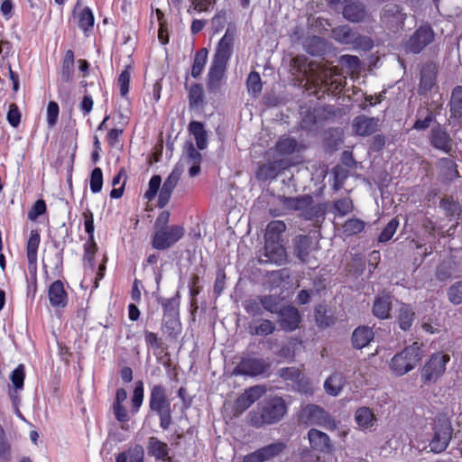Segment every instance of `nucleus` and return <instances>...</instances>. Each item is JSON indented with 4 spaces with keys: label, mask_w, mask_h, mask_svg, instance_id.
I'll list each match as a JSON object with an SVG mask.
<instances>
[{
    "label": "nucleus",
    "mask_w": 462,
    "mask_h": 462,
    "mask_svg": "<svg viewBox=\"0 0 462 462\" xmlns=\"http://www.w3.org/2000/svg\"><path fill=\"white\" fill-rule=\"evenodd\" d=\"M189 103L190 108H198L204 104V89L200 84H193L189 91Z\"/></svg>",
    "instance_id": "obj_42"
},
{
    "label": "nucleus",
    "mask_w": 462,
    "mask_h": 462,
    "mask_svg": "<svg viewBox=\"0 0 462 462\" xmlns=\"http://www.w3.org/2000/svg\"><path fill=\"white\" fill-rule=\"evenodd\" d=\"M147 450L149 455L162 460H164L169 454L167 443L161 441L156 437H150L148 439Z\"/></svg>",
    "instance_id": "obj_30"
},
{
    "label": "nucleus",
    "mask_w": 462,
    "mask_h": 462,
    "mask_svg": "<svg viewBox=\"0 0 462 462\" xmlns=\"http://www.w3.org/2000/svg\"><path fill=\"white\" fill-rule=\"evenodd\" d=\"M345 84L346 77H344L339 70V75H337L332 81H329V85H328L323 91L330 93L340 92L344 88Z\"/></svg>",
    "instance_id": "obj_56"
},
{
    "label": "nucleus",
    "mask_w": 462,
    "mask_h": 462,
    "mask_svg": "<svg viewBox=\"0 0 462 462\" xmlns=\"http://www.w3.org/2000/svg\"><path fill=\"white\" fill-rule=\"evenodd\" d=\"M244 308L245 311L252 317L262 316L263 314V307L259 296L254 299L246 300L244 302Z\"/></svg>",
    "instance_id": "obj_46"
},
{
    "label": "nucleus",
    "mask_w": 462,
    "mask_h": 462,
    "mask_svg": "<svg viewBox=\"0 0 462 462\" xmlns=\"http://www.w3.org/2000/svg\"><path fill=\"white\" fill-rule=\"evenodd\" d=\"M299 420L306 425H318L328 430H334L337 427L335 420L323 408L316 404H307L302 407Z\"/></svg>",
    "instance_id": "obj_4"
},
{
    "label": "nucleus",
    "mask_w": 462,
    "mask_h": 462,
    "mask_svg": "<svg viewBox=\"0 0 462 462\" xmlns=\"http://www.w3.org/2000/svg\"><path fill=\"white\" fill-rule=\"evenodd\" d=\"M162 183V179L159 175H153L149 181V189L145 192V198L149 200H152L156 196L160 186Z\"/></svg>",
    "instance_id": "obj_63"
},
{
    "label": "nucleus",
    "mask_w": 462,
    "mask_h": 462,
    "mask_svg": "<svg viewBox=\"0 0 462 462\" xmlns=\"http://www.w3.org/2000/svg\"><path fill=\"white\" fill-rule=\"evenodd\" d=\"M282 205L292 210H304L309 208L313 201L312 197L309 195L300 196L296 198L282 197Z\"/></svg>",
    "instance_id": "obj_29"
},
{
    "label": "nucleus",
    "mask_w": 462,
    "mask_h": 462,
    "mask_svg": "<svg viewBox=\"0 0 462 462\" xmlns=\"http://www.w3.org/2000/svg\"><path fill=\"white\" fill-rule=\"evenodd\" d=\"M103 186V173L100 168H95L90 175V190L98 193Z\"/></svg>",
    "instance_id": "obj_53"
},
{
    "label": "nucleus",
    "mask_w": 462,
    "mask_h": 462,
    "mask_svg": "<svg viewBox=\"0 0 462 462\" xmlns=\"http://www.w3.org/2000/svg\"><path fill=\"white\" fill-rule=\"evenodd\" d=\"M278 322L282 330L293 331L300 322V315L298 310L292 306H284L277 312Z\"/></svg>",
    "instance_id": "obj_15"
},
{
    "label": "nucleus",
    "mask_w": 462,
    "mask_h": 462,
    "mask_svg": "<svg viewBox=\"0 0 462 462\" xmlns=\"http://www.w3.org/2000/svg\"><path fill=\"white\" fill-rule=\"evenodd\" d=\"M263 310L271 313H277L281 310L282 298L275 294L260 295Z\"/></svg>",
    "instance_id": "obj_41"
},
{
    "label": "nucleus",
    "mask_w": 462,
    "mask_h": 462,
    "mask_svg": "<svg viewBox=\"0 0 462 462\" xmlns=\"http://www.w3.org/2000/svg\"><path fill=\"white\" fill-rule=\"evenodd\" d=\"M450 113L451 117L456 119H461L462 118V87L457 86L456 87L452 93L450 97Z\"/></svg>",
    "instance_id": "obj_35"
},
{
    "label": "nucleus",
    "mask_w": 462,
    "mask_h": 462,
    "mask_svg": "<svg viewBox=\"0 0 462 462\" xmlns=\"http://www.w3.org/2000/svg\"><path fill=\"white\" fill-rule=\"evenodd\" d=\"M131 68L126 67L118 77V86L121 96L125 97L129 92V83L131 79Z\"/></svg>",
    "instance_id": "obj_55"
},
{
    "label": "nucleus",
    "mask_w": 462,
    "mask_h": 462,
    "mask_svg": "<svg viewBox=\"0 0 462 462\" xmlns=\"http://www.w3.org/2000/svg\"><path fill=\"white\" fill-rule=\"evenodd\" d=\"M287 413L285 401L280 396L263 399L247 414L249 424L254 428L278 423Z\"/></svg>",
    "instance_id": "obj_1"
},
{
    "label": "nucleus",
    "mask_w": 462,
    "mask_h": 462,
    "mask_svg": "<svg viewBox=\"0 0 462 462\" xmlns=\"http://www.w3.org/2000/svg\"><path fill=\"white\" fill-rule=\"evenodd\" d=\"M277 176V170L274 163L263 164L256 171V178L261 180L274 179Z\"/></svg>",
    "instance_id": "obj_48"
},
{
    "label": "nucleus",
    "mask_w": 462,
    "mask_h": 462,
    "mask_svg": "<svg viewBox=\"0 0 462 462\" xmlns=\"http://www.w3.org/2000/svg\"><path fill=\"white\" fill-rule=\"evenodd\" d=\"M189 131L194 136L198 149L204 150L208 145V134L203 124L192 121L189 125Z\"/></svg>",
    "instance_id": "obj_31"
},
{
    "label": "nucleus",
    "mask_w": 462,
    "mask_h": 462,
    "mask_svg": "<svg viewBox=\"0 0 462 462\" xmlns=\"http://www.w3.org/2000/svg\"><path fill=\"white\" fill-rule=\"evenodd\" d=\"M144 450L141 445H134L117 455L116 462H143Z\"/></svg>",
    "instance_id": "obj_32"
},
{
    "label": "nucleus",
    "mask_w": 462,
    "mask_h": 462,
    "mask_svg": "<svg viewBox=\"0 0 462 462\" xmlns=\"http://www.w3.org/2000/svg\"><path fill=\"white\" fill-rule=\"evenodd\" d=\"M113 413L115 418L121 423L123 430H127L125 424L129 421L130 417L126 408L123 405H112Z\"/></svg>",
    "instance_id": "obj_54"
},
{
    "label": "nucleus",
    "mask_w": 462,
    "mask_h": 462,
    "mask_svg": "<svg viewBox=\"0 0 462 462\" xmlns=\"http://www.w3.org/2000/svg\"><path fill=\"white\" fill-rule=\"evenodd\" d=\"M270 365L262 358L245 357L237 365L235 371L239 374L257 376L265 373Z\"/></svg>",
    "instance_id": "obj_13"
},
{
    "label": "nucleus",
    "mask_w": 462,
    "mask_h": 462,
    "mask_svg": "<svg viewBox=\"0 0 462 462\" xmlns=\"http://www.w3.org/2000/svg\"><path fill=\"white\" fill-rule=\"evenodd\" d=\"M374 331L367 326L356 328L352 334V344L356 349H362L366 346L374 338Z\"/></svg>",
    "instance_id": "obj_24"
},
{
    "label": "nucleus",
    "mask_w": 462,
    "mask_h": 462,
    "mask_svg": "<svg viewBox=\"0 0 462 462\" xmlns=\"http://www.w3.org/2000/svg\"><path fill=\"white\" fill-rule=\"evenodd\" d=\"M8 123L13 127H17L21 121V113L16 104L13 103L9 105V109L6 116Z\"/></svg>",
    "instance_id": "obj_62"
},
{
    "label": "nucleus",
    "mask_w": 462,
    "mask_h": 462,
    "mask_svg": "<svg viewBox=\"0 0 462 462\" xmlns=\"http://www.w3.org/2000/svg\"><path fill=\"white\" fill-rule=\"evenodd\" d=\"M355 420L359 427L369 428L374 425L376 420L373 411L367 407H361L356 410Z\"/></svg>",
    "instance_id": "obj_37"
},
{
    "label": "nucleus",
    "mask_w": 462,
    "mask_h": 462,
    "mask_svg": "<svg viewBox=\"0 0 462 462\" xmlns=\"http://www.w3.org/2000/svg\"><path fill=\"white\" fill-rule=\"evenodd\" d=\"M73 16L77 19L78 26L85 32L93 28L94 15L89 7H83L78 2L73 10Z\"/></svg>",
    "instance_id": "obj_21"
},
{
    "label": "nucleus",
    "mask_w": 462,
    "mask_h": 462,
    "mask_svg": "<svg viewBox=\"0 0 462 462\" xmlns=\"http://www.w3.org/2000/svg\"><path fill=\"white\" fill-rule=\"evenodd\" d=\"M246 86L250 94L254 96L259 95L263 88L260 74L256 71H252L247 77Z\"/></svg>",
    "instance_id": "obj_45"
},
{
    "label": "nucleus",
    "mask_w": 462,
    "mask_h": 462,
    "mask_svg": "<svg viewBox=\"0 0 462 462\" xmlns=\"http://www.w3.org/2000/svg\"><path fill=\"white\" fill-rule=\"evenodd\" d=\"M352 126L356 134L368 136L378 130L379 119L365 115L358 116L354 119Z\"/></svg>",
    "instance_id": "obj_18"
},
{
    "label": "nucleus",
    "mask_w": 462,
    "mask_h": 462,
    "mask_svg": "<svg viewBox=\"0 0 462 462\" xmlns=\"http://www.w3.org/2000/svg\"><path fill=\"white\" fill-rule=\"evenodd\" d=\"M344 385L343 375L339 373L332 374L324 383V388L327 393L337 396Z\"/></svg>",
    "instance_id": "obj_36"
},
{
    "label": "nucleus",
    "mask_w": 462,
    "mask_h": 462,
    "mask_svg": "<svg viewBox=\"0 0 462 462\" xmlns=\"http://www.w3.org/2000/svg\"><path fill=\"white\" fill-rule=\"evenodd\" d=\"M46 211V204L42 199H38L28 211V218L32 221L36 220L40 216L43 215Z\"/></svg>",
    "instance_id": "obj_60"
},
{
    "label": "nucleus",
    "mask_w": 462,
    "mask_h": 462,
    "mask_svg": "<svg viewBox=\"0 0 462 462\" xmlns=\"http://www.w3.org/2000/svg\"><path fill=\"white\" fill-rule=\"evenodd\" d=\"M298 149V142L292 137H282L276 143L275 150L282 155H291Z\"/></svg>",
    "instance_id": "obj_39"
},
{
    "label": "nucleus",
    "mask_w": 462,
    "mask_h": 462,
    "mask_svg": "<svg viewBox=\"0 0 462 462\" xmlns=\"http://www.w3.org/2000/svg\"><path fill=\"white\" fill-rule=\"evenodd\" d=\"M226 70V64L212 60L207 82V87L209 92L216 93L220 90Z\"/></svg>",
    "instance_id": "obj_17"
},
{
    "label": "nucleus",
    "mask_w": 462,
    "mask_h": 462,
    "mask_svg": "<svg viewBox=\"0 0 462 462\" xmlns=\"http://www.w3.org/2000/svg\"><path fill=\"white\" fill-rule=\"evenodd\" d=\"M143 384L139 381L134 389L133 396L131 399L132 409L134 412H137L143 404Z\"/></svg>",
    "instance_id": "obj_47"
},
{
    "label": "nucleus",
    "mask_w": 462,
    "mask_h": 462,
    "mask_svg": "<svg viewBox=\"0 0 462 462\" xmlns=\"http://www.w3.org/2000/svg\"><path fill=\"white\" fill-rule=\"evenodd\" d=\"M457 272L456 263L453 260H444L437 268L436 278L444 282L448 280Z\"/></svg>",
    "instance_id": "obj_40"
},
{
    "label": "nucleus",
    "mask_w": 462,
    "mask_h": 462,
    "mask_svg": "<svg viewBox=\"0 0 462 462\" xmlns=\"http://www.w3.org/2000/svg\"><path fill=\"white\" fill-rule=\"evenodd\" d=\"M440 208L450 217L458 216L461 211L459 204L449 198H445L440 200Z\"/></svg>",
    "instance_id": "obj_50"
},
{
    "label": "nucleus",
    "mask_w": 462,
    "mask_h": 462,
    "mask_svg": "<svg viewBox=\"0 0 462 462\" xmlns=\"http://www.w3.org/2000/svg\"><path fill=\"white\" fill-rule=\"evenodd\" d=\"M11 381L16 390H21L23 387L24 381V366L19 365L11 374Z\"/></svg>",
    "instance_id": "obj_58"
},
{
    "label": "nucleus",
    "mask_w": 462,
    "mask_h": 462,
    "mask_svg": "<svg viewBox=\"0 0 462 462\" xmlns=\"http://www.w3.org/2000/svg\"><path fill=\"white\" fill-rule=\"evenodd\" d=\"M313 249L310 237L307 235H300L295 239V255L301 261L307 262L310 252Z\"/></svg>",
    "instance_id": "obj_28"
},
{
    "label": "nucleus",
    "mask_w": 462,
    "mask_h": 462,
    "mask_svg": "<svg viewBox=\"0 0 462 462\" xmlns=\"http://www.w3.org/2000/svg\"><path fill=\"white\" fill-rule=\"evenodd\" d=\"M435 33L430 25H421L410 37L405 44L406 51L418 54L434 40Z\"/></svg>",
    "instance_id": "obj_8"
},
{
    "label": "nucleus",
    "mask_w": 462,
    "mask_h": 462,
    "mask_svg": "<svg viewBox=\"0 0 462 462\" xmlns=\"http://www.w3.org/2000/svg\"><path fill=\"white\" fill-rule=\"evenodd\" d=\"M436 69L433 65L428 64L421 69L420 83L419 93L420 95L430 91L436 84Z\"/></svg>",
    "instance_id": "obj_25"
},
{
    "label": "nucleus",
    "mask_w": 462,
    "mask_h": 462,
    "mask_svg": "<svg viewBox=\"0 0 462 462\" xmlns=\"http://www.w3.org/2000/svg\"><path fill=\"white\" fill-rule=\"evenodd\" d=\"M337 75H339V69L337 67L325 68L318 72H311L310 78L307 79L306 85H309V88H319L325 89L329 81H332Z\"/></svg>",
    "instance_id": "obj_14"
},
{
    "label": "nucleus",
    "mask_w": 462,
    "mask_h": 462,
    "mask_svg": "<svg viewBox=\"0 0 462 462\" xmlns=\"http://www.w3.org/2000/svg\"><path fill=\"white\" fill-rule=\"evenodd\" d=\"M392 310V297L389 294H382L374 299L373 305V314L380 319H385L390 318Z\"/></svg>",
    "instance_id": "obj_22"
},
{
    "label": "nucleus",
    "mask_w": 462,
    "mask_h": 462,
    "mask_svg": "<svg viewBox=\"0 0 462 462\" xmlns=\"http://www.w3.org/2000/svg\"><path fill=\"white\" fill-rule=\"evenodd\" d=\"M441 168L445 171L444 173L448 180H453L458 177L457 164L448 158H442L439 161Z\"/></svg>",
    "instance_id": "obj_52"
},
{
    "label": "nucleus",
    "mask_w": 462,
    "mask_h": 462,
    "mask_svg": "<svg viewBox=\"0 0 462 462\" xmlns=\"http://www.w3.org/2000/svg\"><path fill=\"white\" fill-rule=\"evenodd\" d=\"M182 174V171L176 167L172 170L170 175L165 180L161 192L159 194L158 205L161 208H163L170 200L171 193L175 187L177 186L180 176Z\"/></svg>",
    "instance_id": "obj_16"
},
{
    "label": "nucleus",
    "mask_w": 462,
    "mask_h": 462,
    "mask_svg": "<svg viewBox=\"0 0 462 462\" xmlns=\"http://www.w3.org/2000/svg\"><path fill=\"white\" fill-rule=\"evenodd\" d=\"M48 297L52 307L64 308L67 305L68 296L61 281L57 280L51 284Z\"/></svg>",
    "instance_id": "obj_20"
},
{
    "label": "nucleus",
    "mask_w": 462,
    "mask_h": 462,
    "mask_svg": "<svg viewBox=\"0 0 462 462\" xmlns=\"http://www.w3.org/2000/svg\"><path fill=\"white\" fill-rule=\"evenodd\" d=\"M343 15L349 22L360 23L365 21L367 12L362 3L350 2L344 7Z\"/></svg>",
    "instance_id": "obj_23"
},
{
    "label": "nucleus",
    "mask_w": 462,
    "mask_h": 462,
    "mask_svg": "<svg viewBox=\"0 0 462 462\" xmlns=\"http://www.w3.org/2000/svg\"><path fill=\"white\" fill-rule=\"evenodd\" d=\"M286 448L282 441L266 445L244 457L243 462H264L279 456Z\"/></svg>",
    "instance_id": "obj_11"
},
{
    "label": "nucleus",
    "mask_w": 462,
    "mask_h": 462,
    "mask_svg": "<svg viewBox=\"0 0 462 462\" xmlns=\"http://www.w3.org/2000/svg\"><path fill=\"white\" fill-rule=\"evenodd\" d=\"M276 329L273 322L269 319H259L249 326V333L253 336H269Z\"/></svg>",
    "instance_id": "obj_33"
},
{
    "label": "nucleus",
    "mask_w": 462,
    "mask_h": 462,
    "mask_svg": "<svg viewBox=\"0 0 462 462\" xmlns=\"http://www.w3.org/2000/svg\"><path fill=\"white\" fill-rule=\"evenodd\" d=\"M316 322L320 328H328L334 324V318L332 315L328 314L325 306L319 305L315 310Z\"/></svg>",
    "instance_id": "obj_44"
},
{
    "label": "nucleus",
    "mask_w": 462,
    "mask_h": 462,
    "mask_svg": "<svg viewBox=\"0 0 462 462\" xmlns=\"http://www.w3.org/2000/svg\"><path fill=\"white\" fill-rule=\"evenodd\" d=\"M208 58V50L203 48L199 51L194 57L193 65L191 68V76L195 79L199 78L205 67Z\"/></svg>",
    "instance_id": "obj_43"
},
{
    "label": "nucleus",
    "mask_w": 462,
    "mask_h": 462,
    "mask_svg": "<svg viewBox=\"0 0 462 462\" xmlns=\"http://www.w3.org/2000/svg\"><path fill=\"white\" fill-rule=\"evenodd\" d=\"M429 140L430 145L435 149L448 154L451 153L454 144L453 140L448 131L440 125H437L431 128Z\"/></svg>",
    "instance_id": "obj_12"
},
{
    "label": "nucleus",
    "mask_w": 462,
    "mask_h": 462,
    "mask_svg": "<svg viewBox=\"0 0 462 462\" xmlns=\"http://www.w3.org/2000/svg\"><path fill=\"white\" fill-rule=\"evenodd\" d=\"M264 253L262 263H273L282 265L287 262V254L281 242L280 233H264Z\"/></svg>",
    "instance_id": "obj_7"
},
{
    "label": "nucleus",
    "mask_w": 462,
    "mask_h": 462,
    "mask_svg": "<svg viewBox=\"0 0 462 462\" xmlns=\"http://www.w3.org/2000/svg\"><path fill=\"white\" fill-rule=\"evenodd\" d=\"M236 36V27L229 25L226 30L224 36L220 39L217 45L216 52L212 60L227 65V62L230 60L234 51Z\"/></svg>",
    "instance_id": "obj_9"
},
{
    "label": "nucleus",
    "mask_w": 462,
    "mask_h": 462,
    "mask_svg": "<svg viewBox=\"0 0 462 462\" xmlns=\"http://www.w3.org/2000/svg\"><path fill=\"white\" fill-rule=\"evenodd\" d=\"M40 245L39 233H32L27 242V260L30 272H35L37 268V251Z\"/></svg>",
    "instance_id": "obj_27"
},
{
    "label": "nucleus",
    "mask_w": 462,
    "mask_h": 462,
    "mask_svg": "<svg viewBox=\"0 0 462 462\" xmlns=\"http://www.w3.org/2000/svg\"><path fill=\"white\" fill-rule=\"evenodd\" d=\"M334 208L338 215L345 216L352 210L353 203L349 198H344L335 201Z\"/></svg>",
    "instance_id": "obj_61"
},
{
    "label": "nucleus",
    "mask_w": 462,
    "mask_h": 462,
    "mask_svg": "<svg viewBox=\"0 0 462 462\" xmlns=\"http://www.w3.org/2000/svg\"><path fill=\"white\" fill-rule=\"evenodd\" d=\"M434 435L429 445L431 452L441 453L448 446L451 439L453 429L451 422L445 416H439L434 420Z\"/></svg>",
    "instance_id": "obj_5"
},
{
    "label": "nucleus",
    "mask_w": 462,
    "mask_h": 462,
    "mask_svg": "<svg viewBox=\"0 0 462 462\" xmlns=\"http://www.w3.org/2000/svg\"><path fill=\"white\" fill-rule=\"evenodd\" d=\"M448 299L455 304L462 303V281L457 282L448 289Z\"/></svg>",
    "instance_id": "obj_49"
},
{
    "label": "nucleus",
    "mask_w": 462,
    "mask_h": 462,
    "mask_svg": "<svg viewBox=\"0 0 462 462\" xmlns=\"http://www.w3.org/2000/svg\"><path fill=\"white\" fill-rule=\"evenodd\" d=\"M85 257L84 259L89 263L93 267L94 265V255L97 250V244L94 240L93 233H89L88 239L84 245Z\"/></svg>",
    "instance_id": "obj_51"
},
{
    "label": "nucleus",
    "mask_w": 462,
    "mask_h": 462,
    "mask_svg": "<svg viewBox=\"0 0 462 462\" xmlns=\"http://www.w3.org/2000/svg\"><path fill=\"white\" fill-rule=\"evenodd\" d=\"M308 438L310 445L314 450L324 453L331 451L332 445L328 434L317 429H311L308 432Z\"/></svg>",
    "instance_id": "obj_19"
},
{
    "label": "nucleus",
    "mask_w": 462,
    "mask_h": 462,
    "mask_svg": "<svg viewBox=\"0 0 462 462\" xmlns=\"http://www.w3.org/2000/svg\"><path fill=\"white\" fill-rule=\"evenodd\" d=\"M60 108L56 102L51 101L47 106V123L49 127H53L59 117Z\"/></svg>",
    "instance_id": "obj_59"
},
{
    "label": "nucleus",
    "mask_w": 462,
    "mask_h": 462,
    "mask_svg": "<svg viewBox=\"0 0 462 462\" xmlns=\"http://www.w3.org/2000/svg\"><path fill=\"white\" fill-rule=\"evenodd\" d=\"M149 408L159 416L161 428L168 430L171 424V402L162 385L157 384L152 388Z\"/></svg>",
    "instance_id": "obj_3"
},
{
    "label": "nucleus",
    "mask_w": 462,
    "mask_h": 462,
    "mask_svg": "<svg viewBox=\"0 0 462 462\" xmlns=\"http://www.w3.org/2000/svg\"><path fill=\"white\" fill-rule=\"evenodd\" d=\"M182 234L183 233H154L152 247L157 250H165L177 243L182 237Z\"/></svg>",
    "instance_id": "obj_26"
},
{
    "label": "nucleus",
    "mask_w": 462,
    "mask_h": 462,
    "mask_svg": "<svg viewBox=\"0 0 462 462\" xmlns=\"http://www.w3.org/2000/svg\"><path fill=\"white\" fill-rule=\"evenodd\" d=\"M291 70L292 74H302L303 79L300 80V83L306 79V80L310 78L312 69H308L307 68V58L303 55L296 56L291 60Z\"/></svg>",
    "instance_id": "obj_38"
},
{
    "label": "nucleus",
    "mask_w": 462,
    "mask_h": 462,
    "mask_svg": "<svg viewBox=\"0 0 462 462\" xmlns=\"http://www.w3.org/2000/svg\"><path fill=\"white\" fill-rule=\"evenodd\" d=\"M414 317L415 313L413 310L409 305L402 303L397 316L399 327L405 331L410 329L414 320Z\"/></svg>",
    "instance_id": "obj_34"
},
{
    "label": "nucleus",
    "mask_w": 462,
    "mask_h": 462,
    "mask_svg": "<svg viewBox=\"0 0 462 462\" xmlns=\"http://www.w3.org/2000/svg\"><path fill=\"white\" fill-rule=\"evenodd\" d=\"M450 356L443 352L433 354L421 369L420 380L424 384L435 383L446 371Z\"/></svg>",
    "instance_id": "obj_6"
},
{
    "label": "nucleus",
    "mask_w": 462,
    "mask_h": 462,
    "mask_svg": "<svg viewBox=\"0 0 462 462\" xmlns=\"http://www.w3.org/2000/svg\"><path fill=\"white\" fill-rule=\"evenodd\" d=\"M254 402H251V400L246 396V394L244 393L241 394L236 401L235 407H234V414L235 416H239L242 414L245 410H247Z\"/></svg>",
    "instance_id": "obj_57"
},
{
    "label": "nucleus",
    "mask_w": 462,
    "mask_h": 462,
    "mask_svg": "<svg viewBox=\"0 0 462 462\" xmlns=\"http://www.w3.org/2000/svg\"><path fill=\"white\" fill-rule=\"evenodd\" d=\"M421 356L420 345L414 342L392 357L390 369L396 376L404 375L416 367Z\"/></svg>",
    "instance_id": "obj_2"
},
{
    "label": "nucleus",
    "mask_w": 462,
    "mask_h": 462,
    "mask_svg": "<svg viewBox=\"0 0 462 462\" xmlns=\"http://www.w3.org/2000/svg\"><path fill=\"white\" fill-rule=\"evenodd\" d=\"M190 8H193L195 11L201 13L208 12L213 8L217 0H190Z\"/></svg>",
    "instance_id": "obj_64"
},
{
    "label": "nucleus",
    "mask_w": 462,
    "mask_h": 462,
    "mask_svg": "<svg viewBox=\"0 0 462 462\" xmlns=\"http://www.w3.org/2000/svg\"><path fill=\"white\" fill-rule=\"evenodd\" d=\"M332 38L341 44L352 45L354 47H358L362 44H368L370 46V40L368 38L354 32L348 25H340L334 28L332 30Z\"/></svg>",
    "instance_id": "obj_10"
}]
</instances>
